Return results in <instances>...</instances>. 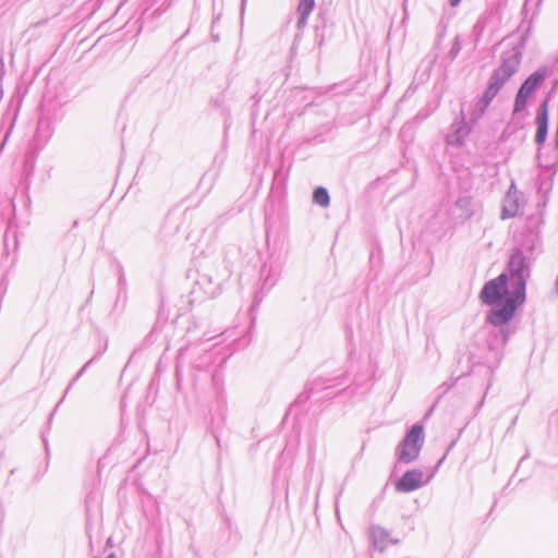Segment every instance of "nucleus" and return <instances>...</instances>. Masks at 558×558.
<instances>
[{
	"mask_svg": "<svg viewBox=\"0 0 558 558\" xmlns=\"http://www.w3.org/2000/svg\"><path fill=\"white\" fill-rule=\"evenodd\" d=\"M530 262L520 247H514L507 264V271L487 281L481 291V300L492 306L486 320L494 330L487 340L490 350L506 345L511 335L509 323L525 303Z\"/></svg>",
	"mask_w": 558,
	"mask_h": 558,
	"instance_id": "f257e3e1",
	"label": "nucleus"
},
{
	"mask_svg": "<svg viewBox=\"0 0 558 558\" xmlns=\"http://www.w3.org/2000/svg\"><path fill=\"white\" fill-rule=\"evenodd\" d=\"M521 60L522 51L518 47L502 52L500 65L493 71L482 97L475 102L470 113L472 122L475 123L482 118L500 89L518 72Z\"/></svg>",
	"mask_w": 558,
	"mask_h": 558,
	"instance_id": "f03ea898",
	"label": "nucleus"
},
{
	"mask_svg": "<svg viewBox=\"0 0 558 558\" xmlns=\"http://www.w3.org/2000/svg\"><path fill=\"white\" fill-rule=\"evenodd\" d=\"M424 439L423 426L421 424L412 425L396 449L398 461L410 464L417 460L424 445Z\"/></svg>",
	"mask_w": 558,
	"mask_h": 558,
	"instance_id": "7ed1b4c3",
	"label": "nucleus"
},
{
	"mask_svg": "<svg viewBox=\"0 0 558 558\" xmlns=\"http://www.w3.org/2000/svg\"><path fill=\"white\" fill-rule=\"evenodd\" d=\"M432 476L424 481V474L421 470H409L396 483V490L399 493H411L427 484Z\"/></svg>",
	"mask_w": 558,
	"mask_h": 558,
	"instance_id": "20e7f679",
	"label": "nucleus"
},
{
	"mask_svg": "<svg viewBox=\"0 0 558 558\" xmlns=\"http://www.w3.org/2000/svg\"><path fill=\"white\" fill-rule=\"evenodd\" d=\"M229 270L225 267L222 272L216 274L215 276L203 274L198 283L208 296L216 298L221 293L222 283L229 278Z\"/></svg>",
	"mask_w": 558,
	"mask_h": 558,
	"instance_id": "39448f33",
	"label": "nucleus"
},
{
	"mask_svg": "<svg viewBox=\"0 0 558 558\" xmlns=\"http://www.w3.org/2000/svg\"><path fill=\"white\" fill-rule=\"evenodd\" d=\"M470 133V128L465 122L463 110H461L460 117L457 118L451 126L449 133L446 135V143L449 146L460 147L464 144L465 137Z\"/></svg>",
	"mask_w": 558,
	"mask_h": 558,
	"instance_id": "423d86ee",
	"label": "nucleus"
},
{
	"mask_svg": "<svg viewBox=\"0 0 558 558\" xmlns=\"http://www.w3.org/2000/svg\"><path fill=\"white\" fill-rule=\"evenodd\" d=\"M519 209V192L512 182L502 202L501 219L515 217Z\"/></svg>",
	"mask_w": 558,
	"mask_h": 558,
	"instance_id": "0eeeda50",
	"label": "nucleus"
},
{
	"mask_svg": "<svg viewBox=\"0 0 558 558\" xmlns=\"http://www.w3.org/2000/svg\"><path fill=\"white\" fill-rule=\"evenodd\" d=\"M536 134H535V143L537 145H543L547 137L548 132V105L547 100H544L538 109L536 116Z\"/></svg>",
	"mask_w": 558,
	"mask_h": 558,
	"instance_id": "6e6552de",
	"label": "nucleus"
},
{
	"mask_svg": "<svg viewBox=\"0 0 558 558\" xmlns=\"http://www.w3.org/2000/svg\"><path fill=\"white\" fill-rule=\"evenodd\" d=\"M389 531L379 525H372L369 527L372 544L380 553L387 548L389 542L392 544H397L399 542L398 539H389Z\"/></svg>",
	"mask_w": 558,
	"mask_h": 558,
	"instance_id": "1a4fd4ad",
	"label": "nucleus"
},
{
	"mask_svg": "<svg viewBox=\"0 0 558 558\" xmlns=\"http://www.w3.org/2000/svg\"><path fill=\"white\" fill-rule=\"evenodd\" d=\"M546 70H537L533 72L520 86L519 90H522L524 94L530 97L541 87L543 82L546 78Z\"/></svg>",
	"mask_w": 558,
	"mask_h": 558,
	"instance_id": "9d476101",
	"label": "nucleus"
},
{
	"mask_svg": "<svg viewBox=\"0 0 558 558\" xmlns=\"http://www.w3.org/2000/svg\"><path fill=\"white\" fill-rule=\"evenodd\" d=\"M336 378L317 377L306 385L305 391L299 396V400H307L315 392L333 387Z\"/></svg>",
	"mask_w": 558,
	"mask_h": 558,
	"instance_id": "9b49d317",
	"label": "nucleus"
},
{
	"mask_svg": "<svg viewBox=\"0 0 558 558\" xmlns=\"http://www.w3.org/2000/svg\"><path fill=\"white\" fill-rule=\"evenodd\" d=\"M260 277L263 279L262 291H269L279 277V270L271 265L264 264L260 268Z\"/></svg>",
	"mask_w": 558,
	"mask_h": 558,
	"instance_id": "f8f14e48",
	"label": "nucleus"
},
{
	"mask_svg": "<svg viewBox=\"0 0 558 558\" xmlns=\"http://www.w3.org/2000/svg\"><path fill=\"white\" fill-rule=\"evenodd\" d=\"M314 5H315V0H300L299 1V5L296 9L298 16H299L298 22H296V27L299 29H302L306 25L307 19L314 9Z\"/></svg>",
	"mask_w": 558,
	"mask_h": 558,
	"instance_id": "ddd939ff",
	"label": "nucleus"
},
{
	"mask_svg": "<svg viewBox=\"0 0 558 558\" xmlns=\"http://www.w3.org/2000/svg\"><path fill=\"white\" fill-rule=\"evenodd\" d=\"M313 202L322 207H328L330 197L327 189L318 186L313 192Z\"/></svg>",
	"mask_w": 558,
	"mask_h": 558,
	"instance_id": "4468645a",
	"label": "nucleus"
},
{
	"mask_svg": "<svg viewBox=\"0 0 558 558\" xmlns=\"http://www.w3.org/2000/svg\"><path fill=\"white\" fill-rule=\"evenodd\" d=\"M530 96L522 90H518L514 99L513 113H518L526 108Z\"/></svg>",
	"mask_w": 558,
	"mask_h": 558,
	"instance_id": "2eb2a0df",
	"label": "nucleus"
},
{
	"mask_svg": "<svg viewBox=\"0 0 558 558\" xmlns=\"http://www.w3.org/2000/svg\"><path fill=\"white\" fill-rule=\"evenodd\" d=\"M93 362V360H89L87 363H85V365L78 371V373L75 375V377L71 380V383L69 384L68 388L65 389V393H68V391L72 388V386L74 385V383L85 373V371L87 369V367L90 365V363Z\"/></svg>",
	"mask_w": 558,
	"mask_h": 558,
	"instance_id": "dca6fc26",
	"label": "nucleus"
},
{
	"mask_svg": "<svg viewBox=\"0 0 558 558\" xmlns=\"http://www.w3.org/2000/svg\"><path fill=\"white\" fill-rule=\"evenodd\" d=\"M108 458H109V452H107L105 456L99 458L98 463H97L98 472H100V470L107 465Z\"/></svg>",
	"mask_w": 558,
	"mask_h": 558,
	"instance_id": "f3484780",
	"label": "nucleus"
},
{
	"mask_svg": "<svg viewBox=\"0 0 558 558\" xmlns=\"http://www.w3.org/2000/svg\"><path fill=\"white\" fill-rule=\"evenodd\" d=\"M209 432L213 435V437L215 438L217 446L220 447V438H219L217 430L214 427H210Z\"/></svg>",
	"mask_w": 558,
	"mask_h": 558,
	"instance_id": "a211bd4d",
	"label": "nucleus"
},
{
	"mask_svg": "<svg viewBox=\"0 0 558 558\" xmlns=\"http://www.w3.org/2000/svg\"><path fill=\"white\" fill-rule=\"evenodd\" d=\"M459 50H460V47H459L458 44L456 46H453L452 49H451L452 57H456L457 53L459 52Z\"/></svg>",
	"mask_w": 558,
	"mask_h": 558,
	"instance_id": "6ab92c4d",
	"label": "nucleus"
},
{
	"mask_svg": "<svg viewBox=\"0 0 558 558\" xmlns=\"http://www.w3.org/2000/svg\"><path fill=\"white\" fill-rule=\"evenodd\" d=\"M461 0H449V3L452 5V7H457L459 3H460Z\"/></svg>",
	"mask_w": 558,
	"mask_h": 558,
	"instance_id": "aec40b11",
	"label": "nucleus"
},
{
	"mask_svg": "<svg viewBox=\"0 0 558 558\" xmlns=\"http://www.w3.org/2000/svg\"><path fill=\"white\" fill-rule=\"evenodd\" d=\"M119 283H120L121 286L125 283V279H124V277H123V275H122V274L120 275Z\"/></svg>",
	"mask_w": 558,
	"mask_h": 558,
	"instance_id": "412c9836",
	"label": "nucleus"
},
{
	"mask_svg": "<svg viewBox=\"0 0 558 558\" xmlns=\"http://www.w3.org/2000/svg\"><path fill=\"white\" fill-rule=\"evenodd\" d=\"M323 40H324V36L322 35V36H320V39H319V41H318V45H319V46H322Z\"/></svg>",
	"mask_w": 558,
	"mask_h": 558,
	"instance_id": "4be33fe9",
	"label": "nucleus"
},
{
	"mask_svg": "<svg viewBox=\"0 0 558 558\" xmlns=\"http://www.w3.org/2000/svg\"><path fill=\"white\" fill-rule=\"evenodd\" d=\"M106 558H116L113 554H110L108 557Z\"/></svg>",
	"mask_w": 558,
	"mask_h": 558,
	"instance_id": "5701e85b",
	"label": "nucleus"
},
{
	"mask_svg": "<svg viewBox=\"0 0 558 558\" xmlns=\"http://www.w3.org/2000/svg\"><path fill=\"white\" fill-rule=\"evenodd\" d=\"M245 3V0H242V5Z\"/></svg>",
	"mask_w": 558,
	"mask_h": 558,
	"instance_id": "b1692460",
	"label": "nucleus"
}]
</instances>
